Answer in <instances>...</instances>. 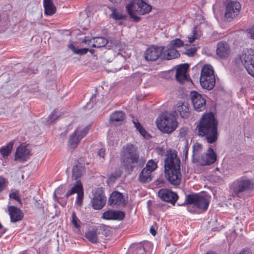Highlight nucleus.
Segmentation results:
<instances>
[{
  "label": "nucleus",
  "mask_w": 254,
  "mask_h": 254,
  "mask_svg": "<svg viewBox=\"0 0 254 254\" xmlns=\"http://www.w3.org/2000/svg\"><path fill=\"white\" fill-rule=\"evenodd\" d=\"M164 161L165 177L168 181L174 186L179 185L181 181L180 160L177 157L175 150L167 151Z\"/></svg>",
  "instance_id": "f257e3e1"
},
{
  "label": "nucleus",
  "mask_w": 254,
  "mask_h": 254,
  "mask_svg": "<svg viewBox=\"0 0 254 254\" xmlns=\"http://www.w3.org/2000/svg\"><path fill=\"white\" fill-rule=\"evenodd\" d=\"M217 124L212 113L204 114L197 126L199 135L204 136L209 143L216 142L218 138Z\"/></svg>",
  "instance_id": "f03ea898"
},
{
  "label": "nucleus",
  "mask_w": 254,
  "mask_h": 254,
  "mask_svg": "<svg viewBox=\"0 0 254 254\" xmlns=\"http://www.w3.org/2000/svg\"><path fill=\"white\" fill-rule=\"evenodd\" d=\"M186 202L187 210L190 213H200V210L205 211L208 208L210 197L205 193H193L186 196Z\"/></svg>",
  "instance_id": "7ed1b4c3"
},
{
  "label": "nucleus",
  "mask_w": 254,
  "mask_h": 254,
  "mask_svg": "<svg viewBox=\"0 0 254 254\" xmlns=\"http://www.w3.org/2000/svg\"><path fill=\"white\" fill-rule=\"evenodd\" d=\"M254 187L253 180L247 177H242L231 184L230 190L233 196L240 198L244 192L252 190Z\"/></svg>",
  "instance_id": "20e7f679"
},
{
  "label": "nucleus",
  "mask_w": 254,
  "mask_h": 254,
  "mask_svg": "<svg viewBox=\"0 0 254 254\" xmlns=\"http://www.w3.org/2000/svg\"><path fill=\"white\" fill-rule=\"evenodd\" d=\"M254 187L253 180L247 177H242L231 184L230 190L233 196L240 198L244 192L252 190Z\"/></svg>",
  "instance_id": "39448f33"
},
{
  "label": "nucleus",
  "mask_w": 254,
  "mask_h": 254,
  "mask_svg": "<svg viewBox=\"0 0 254 254\" xmlns=\"http://www.w3.org/2000/svg\"><path fill=\"white\" fill-rule=\"evenodd\" d=\"M254 187L253 180L247 177H242L231 184L230 190L233 196L240 198L244 192L252 190Z\"/></svg>",
  "instance_id": "423d86ee"
},
{
  "label": "nucleus",
  "mask_w": 254,
  "mask_h": 254,
  "mask_svg": "<svg viewBox=\"0 0 254 254\" xmlns=\"http://www.w3.org/2000/svg\"><path fill=\"white\" fill-rule=\"evenodd\" d=\"M126 8L131 18L135 21L140 20L139 15L148 13L151 9V6L143 0H132Z\"/></svg>",
  "instance_id": "0eeeda50"
},
{
  "label": "nucleus",
  "mask_w": 254,
  "mask_h": 254,
  "mask_svg": "<svg viewBox=\"0 0 254 254\" xmlns=\"http://www.w3.org/2000/svg\"><path fill=\"white\" fill-rule=\"evenodd\" d=\"M157 127L161 131L170 133L178 127V122L173 114H165L159 116L156 121Z\"/></svg>",
  "instance_id": "6e6552de"
},
{
  "label": "nucleus",
  "mask_w": 254,
  "mask_h": 254,
  "mask_svg": "<svg viewBox=\"0 0 254 254\" xmlns=\"http://www.w3.org/2000/svg\"><path fill=\"white\" fill-rule=\"evenodd\" d=\"M121 160L127 165L137 164L139 160L137 149L131 143L124 145L121 150Z\"/></svg>",
  "instance_id": "1a4fd4ad"
},
{
  "label": "nucleus",
  "mask_w": 254,
  "mask_h": 254,
  "mask_svg": "<svg viewBox=\"0 0 254 254\" xmlns=\"http://www.w3.org/2000/svg\"><path fill=\"white\" fill-rule=\"evenodd\" d=\"M88 131L87 127L81 126L77 127L69 137L68 144L70 147L73 149H75Z\"/></svg>",
  "instance_id": "9d476101"
},
{
  "label": "nucleus",
  "mask_w": 254,
  "mask_h": 254,
  "mask_svg": "<svg viewBox=\"0 0 254 254\" xmlns=\"http://www.w3.org/2000/svg\"><path fill=\"white\" fill-rule=\"evenodd\" d=\"M241 6L237 1H230L226 5L224 20L230 22L239 13Z\"/></svg>",
  "instance_id": "9b49d317"
},
{
  "label": "nucleus",
  "mask_w": 254,
  "mask_h": 254,
  "mask_svg": "<svg viewBox=\"0 0 254 254\" xmlns=\"http://www.w3.org/2000/svg\"><path fill=\"white\" fill-rule=\"evenodd\" d=\"M190 97L194 110L197 112L204 110L206 107V100L202 95L196 91H191Z\"/></svg>",
  "instance_id": "f8f14e48"
},
{
  "label": "nucleus",
  "mask_w": 254,
  "mask_h": 254,
  "mask_svg": "<svg viewBox=\"0 0 254 254\" xmlns=\"http://www.w3.org/2000/svg\"><path fill=\"white\" fill-rule=\"evenodd\" d=\"M237 64H242L245 68L254 62V50L250 49L244 50L236 59Z\"/></svg>",
  "instance_id": "ddd939ff"
},
{
  "label": "nucleus",
  "mask_w": 254,
  "mask_h": 254,
  "mask_svg": "<svg viewBox=\"0 0 254 254\" xmlns=\"http://www.w3.org/2000/svg\"><path fill=\"white\" fill-rule=\"evenodd\" d=\"M75 193H76L77 194L76 203L77 205H81L83 197V190L82 185L81 183L79 181H77L75 184L70 188V190L67 191L65 195L66 197H68L70 195Z\"/></svg>",
  "instance_id": "4468645a"
},
{
  "label": "nucleus",
  "mask_w": 254,
  "mask_h": 254,
  "mask_svg": "<svg viewBox=\"0 0 254 254\" xmlns=\"http://www.w3.org/2000/svg\"><path fill=\"white\" fill-rule=\"evenodd\" d=\"M216 155L211 147H209L207 152L197 159L200 165H209L213 164L216 160Z\"/></svg>",
  "instance_id": "2eb2a0df"
},
{
  "label": "nucleus",
  "mask_w": 254,
  "mask_h": 254,
  "mask_svg": "<svg viewBox=\"0 0 254 254\" xmlns=\"http://www.w3.org/2000/svg\"><path fill=\"white\" fill-rule=\"evenodd\" d=\"M159 197L163 201L174 205L178 199V195L175 192L165 189H161L158 191Z\"/></svg>",
  "instance_id": "dca6fc26"
},
{
  "label": "nucleus",
  "mask_w": 254,
  "mask_h": 254,
  "mask_svg": "<svg viewBox=\"0 0 254 254\" xmlns=\"http://www.w3.org/2000/svg\"><path fill=\"white\" fill-rule=\"evenodd\" d=\"M31 150L29 145L21 144L17 147L15 152V160L26 161L31 155Z\"/></svg>",
  "instance_id": "f3484780"
},
{
  "label": "nucleus",
  "mask_w": 254,
  "mask_h": 254,
  "mask_svg": "<svg viewBox=\"0 0 254 254\" xmlns=\"http://www.w3.org/2000/svg\"><path fill=\"white\" fill-rule=\"evenodd\" d=\"M163 49L160 47L152 46L147 49L145 53V59L147 61H155L162 53Z\"/></svg>",
  "instance_id": "a211bd4d"
},
{
  "label": "nucleus",
  "mask_w": 254,
  "mask_h": 254,
  "mask_svg": "<svg viewBox=\"0 0 254 254\" xmlns=\"http://www.w3.org/2000/svg\"><path fill=\"white\" fill-rule=\"evenodd\" d=\"M99 193H96L94 195L92 203V207L94 209L99 210L102 208L106 203V197L102 192L101 190H98Z\"/></svg>",
  "instance_id": "6ab92c4d"
},
{
  "label": "nucleus",
  "mask_w": 254,
  "mask_h": 254,
  "mask_svg": "<svg viewBox=\"0 0 254 254\" xmlns=\"http://www.w3.org/2000/svg\"><path fill=\"white\" fill-rule=\"evenodd\" d=\"M189 64H183L178 66L176 69V78L180 82H183L188 80V76L187 71L189 68Z\"/></svg>",
  "instance_id": "aec40b11"
},
{
  "label": "nucleus",
  "mask_w": 254,
  "mask_h": 254,
  "mask_svg": "<svg viewBox=\"0 0 254 254\" xmlns=\"http://www.w3.org/2000/svg\"><path fill=\"white\" fill-rule=\"evenodd\" d=\"M83 42L88 44L89 46L91 45L92 47L97 48L105 46L108 43L107 40L102 37L93 38L91 39L85 38Z\"/></svg>",
  "instance_id": "412c9836"
},
{
  "label": "nucleus",
  "mask_w": 254,
  "mask_h": 254,
  "mask_svg": "<svg viewBox=\"0 0 254 254\" xmlns=\"http://www.w3.org/2000/svg\"><path fill=\"white\" fill-rule=\"evenodd\" d=\"M175 113H178L183 118H187L190 115L189 104L187 102H178L174 107Z\"/></svg>",
  "instance_id": "4be33fe9"
},
{
  "label": "nucleus",
  "mask_w": 254,
  "mask_h": 254,
  "mask_svg": "<svg viewBox=\"0 0 254 254\" xmlns=\"http://www.w3.org/2000/svg\"><path fill=\"white\" fill-rule=\"evenodd\" d=\"M125 214L121 211L109 210L103 213L102 218L106 220H122Z\"/></svg>",
  "instance_id": "5701e85b"
},
{
  "label": "nucleus",
  "mask_w": 254,
  "mask_h": 254,
  "mask_svg": "<svg viewBox=\"0 0 254 254\" xmlns=\"http://www.w3.org/2000/svg\"><path fill=\"white\" fill-rule=\"evenodd\" d=\"M230 47L226 42H220L217 44L216 54L221 58H226L230 54Z\"/></svg>",
  "instance_id": "b1692460"
},
{
  "label": "nucleus",
  "mask_w": 254,
  "mask_h": 254,
  "mask_svg": "<svg viewBox=\"0 0 254 254\" xmlns=\"http://www.w3.org/2000/svg\"><path fill=\"white\" fill-rule=\"evenodd\" d=\"M109 202L111 205L123 206L125 204V199L122 193L114 191L110 197Z\"/></svg>",
  "instance_id": "393cba45"
},
{
  "label": "nucleus",
  "mask_w": 254,
  "mask_h": 254,
  "mask_svg": "<svg viewBox=\"0 0 254 254\" xmlns=\"http://www.w3.org/2000/svg\"><path fill=\"white\" fill-rule=\"evenodd\" d=\"M8 210L12 222L19 221L23 218V213L18 208L13 206L8 207Z\"/></svg>",
  "instance_id": "a878e982"
},
{
  "label": "nucleus",
  "mask_w": 254,
  "mask_h": 254,
  "mask_svg": "<svg viewBox=\"0 0 254 254\" xmlns=\"http://www.w3.org/2000/svg\"><path fill=\"white\" fill-rule=\"evenodd\" d=\"M43 7L44 14L46 15L51 16L54 15L57 10V8L53 2V0H43Z\"/></svg>",
  "instance_id": "bb28decb"
},
{
  "label": "nucleus",
  "mask_w": 254,
  "mask_h": 254,
  "mask_svg": "<svg viewBox=\"0 0 254 254\" xmlns=\"http://www.w3.org/2000/svg\"><path fill=\"white\" fill-rule=\"evenodd\" d=\"M200 83L201 87L207 90L212 89L215 84V78L211 77H200Z\"/></svg>",
  "instance_id": "cd10ccee"
},
{
  "label": "nucleus",
  "mask_w": 254,
  "mask_h": 254,
  "mask_svg": "<svg viewBox=\"0 0 254 254\" xmlns=\"http://www.w3.org/2000/svg\"><path fill=\"white\" fill-rule=\"evenodd\" d=\"M163 55L165 59L169 60L178 58L180 56V53L177 49L169 47V45H167L166 50L163 52Z\"/></svg>",
  "instance_id": "c85d7f7f"
},
{
  "label": "nucleus",
  "mask_w": 254,
  "mask_h": 254,
  "mask_svg": "<svg viewBox=\"0 0 254 254\" xmlns=\"http://www.w3.org/2000/svg\"><path fill=\"white\" fill-rule=\"evenodd\" d=\"M205 77L215 78L213 68L210 64L204 65L201 69L200 77Z\"/></svg>",
  "instance_id": "c756f323"
},
{
  "label": "nucleus",
  "mask_w": 254,
  "mask_h": 254,
  "mask_svg": "<svg viewBox=\"0 0 254 254\" xmlns=\"http://www.w3.org/2000/svg\"><path fill=\"white\" fill-rule=\"evenodd\" d=\"M152 179V173L144 169L140 172L138 177L139 181L142 183H148L151 181Z\"/></svg>",
  "instance_id": "7c9ffc66"
},
{
  "label": "nucleus",
  "mask_w": 254,
  "mask_h": 254,
  "mask_svg": "<svg viewBox=\"0 0 254 254\" xmlns=\"http://www.w3.org/2000/svg\"><path fill=\"white\" fill-rule=\"evenodd\" d=\"M83 172V168L81 164H78L74 165L72 169V178L74 180H77L78 178L80 177Z\"/></svg>",
  "instance_id": "2f4dec72"
},
{
  "label": "nucleus",
  "mask_w": 254,
  "mask_h": 254,
  "mask_svg": "<svg viewBox=\"0 0 254 254\" xmlns=\"http://www.w3.org/2000/svg\"><path fill=\"white\" fill-rule=\"evenodd\" d=\"M125 118V114L122 111L114 112L110 116V121L112 123H117L123 121Z\"/></svg>",
  "instance_id": "473e14b6"
},
{
  "label": "nucleus",
  "mask_w": 254,
  "mask_h": 254,
  "mask_svg": "<svg viewBox=\"0 0 254 254\" xmlns=\"http://www.w3.org/2000/svg\"><path fill=\"white\" fill-rule=\"evenodd\" d=\"M201 36V32L198 26H195L192 29V35L188 37L189 42L192 43Z\"/></svg>",
  "instance_id": "72a5a7b5"
},
{
  "label": "nucleus",
  "mask_w": 254,
  "mask_h": 254,
  "mask_svg": "<svg viewBox=\"0 0 254 254\" xmlns=\"http://www.w3.org/2000/svg\"><path fill=\"white\" fill-rule=\"evenodd\" d=\"M134 127L136 128V129L138 131L140 134L146 139H148L150 137L149 134L146 132L144 128L142 127L140 123L138 122L137 120H135L133 121Z\"/></svg>",
  "instance_id": "f704fd0d"
},
{
  "label": "nucleus",
  "mask_w": 254,
  "mask_h": 254,
  "mask_svg": "<svg viewBox=\"0 0 254 254\" xmlns=\"http://www.w3.org/2000/svg\"><path fill=\"white\" fill-rule=\"evenodd\" d=\"M85 237L92 243L96 244L99 242L96 231H90L86 232Z\"/></svg>",
  "instance_id": "c9c22d12"
},
{
  "label": "nucleus",
  "mask_w": 254,
  "mask_h": 254,
  "mask_svg": "<svg viewBox=\"0 0 254 254\" xmlns=\"http://www.w3.org/2000/svg\"><path fill=\"white\" fill-rule=\"evenodd\" d=\"M169 47H172L177 50L178 48L184 45V42L180 38H175L171 40L169 44Z\"/></svg>",
  "instance_id": "e433bc0d"
},
{
  "label": "nucleus",
  "mask_w": 254,
  "mask_h": 254,
  "mask_svg": "<svg viewBox=\"0 0 254 254\" xmlns=\"http://www.w3.org/2000/svg\"><path fill=\"white\" fill-rule=\"evenodd\" d=\"M71 223L74 226V228L79 229L81 227V222L77 218L75 212L73 211L71 213Z\"/></svg>",
  "instance_id": "4c0bfd02"
},
{
  "label": "nucleus",
  "mask_w": 254,
  "mask_h": 254,
  "mask_svg": "<svg viewBox=\"0 0 254 254\" xmlns=\"http://www.w3.org/2000/svg\"><path fill=\"white\" fill-rule=\"evenodd\" d=\"M68 47L72 51L74 54L77 55H85L88 51V49L87 48L76 49L72 44H70L68 46Z\"/></svg>",
  "instance_id": "58836bf2"
},
{
  "label": "nucleus",
  "mask_w": 254,
  "mask_h": 254,
  "mask_svg": "<svg viewBox=\"0 0 254 254\" xmlns=\"http://www.w3.org/2000/svg\"><path fill=\"white\" fill-rule=\"evenodd\" d=\"M12 146L13 143H9L6 146H3L0 149V152L3 157L8 156L12 149Z\"/></svg>",
  "instance_id": "ea45409f"
},
{
  "label": "nucleus",
  "mask_w": 254,
  "mask_h": 254,
  "mask_svg": "<svg viewBox=\"0 0 254 254\" xmlns=\"http://www.w3.org/2000/svg\"><path fill=\"white\" fill-rule=\"evenodd\" d=\"M157 167V162H155L153 160H149L146 166L144 169H146L147 171L150 172L151 173H152Z\"/></svg>",
  "instance_id": "a19ab883"
},
{
  "label": "nucleus",
  "mask_w": 254,
  "mask_h": 254,
  "mask_svg": "<svg viewBox=\"0 0 254 254\" xmlns=\"http://www.w3.org/2000/svg\"><path fill=\"white\" fill-rule=\"evenodd\" d=\"M60 116V114L58 110H54L48 117L47 123V124H51L54 121L57 119Z\"/></svg>",
  "instance_id": "79ce46f5"
},
{
  "label": "nucleus",
  "mask_w": 254,
  "mask_h": 254,
  "mask_svg": "<svg viewBox=\"0 0 254 254\" xmlns=\"http://www.w3.org/2000/svg\"><path fill=\"white\" fill-rule=\"evenodd\" d=\"M193 148V156H197L202 150V146L198 142H195L192 146Z\"/></svg>",
  "instance_id": "37998d69"
},
{
  "label": "nucleus",
  "mask_w": 254,
  "mask_h": 254,
  "mask_svg": "<svg viewBox=\"0 0 254 254\" xmlns=\"http://www.w3.org/2000/svg\"><path fill=\"white\" fill-rule=\"evenodd\" d=\"M110 17L115 20H121L125 18V16L121 13L118 12L116 9H113Z\"/></svg>",
  "instance_id": "c03bdc74"
},
{
  "label": "nucleus",
  "mask_w": 254,
  "mask_h": 254,
  "mask_svg": "<svg viewBox=\"0 0 254 254\" xmlns=\"http://www.w3.org/2000/svg\"><path fill=\"white\" fill-rule=\"evenodd\" d=\"M196 51V49L193 46H189L187 47L185 54L190 57L193 56Z\"/></svg>",
  "instance_id": "a18cd8bd"
},
{
  "label": "nucleus",
  "mask_w": 254,
  "mask_h": 254,
  "mask_svg": "<svg viewBox=\"0 0 254 254\" xmlns=\"http://www.w3.org/2000/svg\"><path fill=\"white\" fill-rule=\"evenodd\" d=\"M120 176V172L116 173L115 174H111L108 179L107 183L110 184L114 182L116 179L119 177Z\"/></svg>",
  "instance_id": "49530a36"
},
{
  "label": "nucleus",
  "mask_w": 254,
  "mask_h": 254,
  "mask_svg": "<svg viewBox=\"0 0 254 254\" xmlns=\"http://www.w3.org/2000/svg\"><path fill=\"white\" fill-rule=\"evenodd\" d=\"M246 69L249 74L252 76L254 77V62H252L248 66H246Z\"/></svg>",
  "instance_id": "de8ad7c7"
},
{
  "label": "nucleus",
  "mask_w": 254,
  "mask_h": 254,
  "mask_svg": "<svg viewBox=\"0 0 254 254\" xmlns=\"http://www.w3.org/2000/svg\"><path fill=\"white\" fill-rule=\"evenodd\" d=\"M7 185V181L3 177L0 176V192L2 191Z\"/></svg>",
  "instance_id": "09e8293b"
},
{
  "label": "nucleus",
  "mask_w": 254,
  "mask_h": 254,
  "mask_svg": "<svg viewBox=\"0 0 254 254\" xmlns=\"http://www.w3.org/2000/svg\"><path fill=\"white\" fill-rule=\"evenodd\" d=\"M189 132V128L187 127H183L180 129L179 135L181 137H186Z\"/></svg>",
  "instance_id": "8fccbe9b"
},
{
  "label": "nucleus",
  "mask_w": 254,
  "mask_h": 254,
  "mask_svg": "<svg viewBox=\"0 0 254 254\" xmlns=\"http://www.w3.org/2000/svg\"><path fill=\"white\" fill-rule=\"evenodd\" d=\"M155 153L160 156H163L165 153V148L164 147H158L155 150Z\"/></svg>",
  "instance_id": "3c124183"
},
{
  "label": "nucleus",
  "mask_w": 254,
  "mask_h": 254,
  "mask_svg": "<svg viewBox=\"0 0 254 254\" xmlns=\"http://www.w3.org/2000/svg\"><path fill=\"white\" fill-rule=\"evenodd\" d=\"M9 196L10 198H11L14 199L17 201H19V194H18V191H17V190L12 191L9 193Z\"/></svg>",
  "instance_id": "603ef678"
},
{
  "label": "nucleus",
  "mask_w": 254,
  "mask_h": 254,
  "mask_svg": "<svg viewBox=\"0 0 254 254\" xmlns=\"http://www.w3.org/2000/svg\"><path fill=\"white\" fill-rule=\"evenodd\" d=\"M248 35L252 39L254 40V25L248 30Z\"/></svg>",
  "instance_id": "864d4df0"
},
{
  "label": "nucleus",
  "mask_w": 254,
  "mask_h": 254,
  "mask_svg": "<svg viewBox=\"0 0 254 254\" xmlns=\"http://www.w3.org/2000/svg\"><path fill=\"white\" fill-rule=\"evenodd\" d=\"M95 98H96V96L95 95H93L91 97L89 102L87 104V106L88 107H89V108L93 107V104L94 103V102L95 100Z\"/></svg>",
  "instance_id": "5fc2aeb1"
},
{
  "label": "nucleus",
  "mask_w": 254,
  "mask_h": 254,
  "mask_svg": "<svg viewBox=\"0 0 254 254\" xmlns=\"http://www.w3.org/2000/svg\"><path fill=\"white\" fill-rule=\"evenodd\" d=\"M108 143L110 145H112L113 146H114L115 144H116L117 143V140L112 139V137L110 135H109L108 136Z\"/></svg>",
  "instance_id": "6e6d98bb"
},
{
  "label": "nucleus",
  "mask_w": 254,
  "mask_h": 254,
  "mask_svg": "<svg viewBox=\"0 0 254 254\" xmlns=\"http://www.w3.org/2000/svg\"><path fill=\"white\" fill-rule=\"evenodd\" d=\"M98 155L102 158H104L105 155V149L104 148L100 149L98 151Z\"/></svg>",
  "instance_id": "4d7b16f0"
},
{
  "label": "nucleus",
  "mask_w": 254,
  "mask_h": 254,
  "mask_svg": "<svg viewBox=\"0 0 254 254\" xmlns=\"http://www.w3.org/2000/svg\"><path fill=\"white\" fill-rule=\"evenodd\" d=\"M150 232L153 236H155L156 234L155 226H152L150 228Z\"/></svg>",
  "instance_id": "13d9d810"
},
{
  "label": "nucleus",
  "mask_w": 254,
  "mask_h": 254,
  "mask_svg": "<svg viewBox=\"0 0 254 254\" xmlns=\"http://www.w3.org/2000/svg\"><path fill=\"white\" fill-rule=\"evenodd\" d=\"M62 188H58V189H57L55 191V195L57 194H60L62 191Z\"/></svg>",
  "instance_id": "bf43d9fd"
},
{
  "label": "nucleus",
  "mask_w": 254,
  "mask_h": 254,
  "mask_svg": "<svg viewBox=\"0 0 254 254\" xmlns=\"http://www.w3.org/2000/svg\"><path fill=\"white\" fill-rule=\"evenodd\" d=\"M206 254H216V253L214 252H210L207 253Z\"/></svg>",
  "instance_id": "052dcab7"
}]
</instances>
